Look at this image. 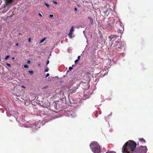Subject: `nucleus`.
<instances>
[{
    "label": "nucleus",
    "instance_id": "f257e3e1",
    "mask_svg": "<svg viewBox=\"0 0 153 153\" xmlns=\"http://www.w3.org/2000/svg\"><path fill=\"white\" fill-rule=\"evenodd\" d=\"M136 147V143L133 141L126 142L123 147V153H132Z\"/></svg>",
    "mask_w": 153,
    "mask_h": 153
},
{
    "label": "nucleus",
    "instance_id": "f03ea898",
    "mask_svg": "<svg viewBox=\"0 0 153 153\" xmlns=\"http://www.w3.org/2000/svg\"><path fill=\"white\" fill-rule=\"evenodd\" d=\"M92 151L94 153H100L101 152L100 146L96 142L91 143L90 145Z\"/></svg>",
    "mask_w": 153,
    "mask_h": 153
},
{
    "label": "nucleus",
    "instance_id": "7ed1b4c3",
    "mask_svg": "<svg viewBox=\"0 0 153 153\" xmlns=\"http://www.w3.org/2000/svg\"><path fill=\"white\" fill-rule=\"evenodd\" d=\"M147 149L146 146H141L134 152V153H146Z\"/></svg>",
    "mask_w": 153,
    "mask_h": 153
},
{
    "label": "nucleus",
    "instance_id": "20e7f679",
    "mask_svg": "<svg viewBox=\"0 0 153 153\" xmlns=\"http://www.w3.org/2000/svg\"><path fill=\"white\" fill-rule=\"evenodd\" d=\"M39 122H36L34 124H31L30 125H26L25 126V127H32L34 131L36 130L37 129H38V128H40V126H39Z\"/></svg>",
    "mask_w": 153,
    "mask_h": 153
},
{
    "label": "nucleus",
    "instance_id": "39448f33",
    "mask_svg": "<svg viewBox=\"0 0 153 153\" xmlns=\"http://www.w3.org/2000/svg\"><path fill=\"white\" fill-rule=\"evenodd\" d=\"M74 26H73L71 27V29H70V32L69 33H68V36H69L70 38H72V35L73 34V33L74 31Z\"/></svg>",
    "mask_w": 153,
    "mask_h": 153
},
{
    "label": "nucleus",
    "instance_id": "423d86ee",
    "mask_svg": "<svg viewBox=\"0 0 153 153\" xmlns=\"http://www.w3.org/2000/svg\"><path fill=\"white\" fill-rule=\"evenodd\" d=\"M17 0H6V2L7 4H14L16 3Z\"/></svg>",
    "mask_w": 153,
    "mask_h": 153
},
{
    "label": "nucleus",
    "instance_id": "0eeeda50",
    "mask_svg": "<svg viewBox=\"0 0 153 153\" xmlns=\"http://www.w3.org/2000/svg\"><path fill=\"white\" fill-rule=\"evenodd\" d=\"M117 37V36L116 35H111L108 36V39H109V41H110L112 40H114L116 39Z\"/></svg>",
    "mask_w": 153,
    "mask_h": 153
},
{
    "label": "nucleus",
    "instance_id": "6e6552de",
    "mask_svg": "<svg viewBox=\"0 0 153 153\" xmlns=\"http://www.w3.org/2000/svg\"><path fill=\"white\" fill-rule=\"evenodd\" d=\"M115 42L116 43V44H115V47H116L117 48V46L119 44V42H117V41H115ZM118 49L120 48V46H119L118 47Z\"/></svg>",
    "mask_w": 153,
    "mask_h": 153
},
{
    "label": "nucleus",
    "instance_id": "1a4fd4ad",
    "mask_svg": "<svg viewBox=\"0 0 153 153\" xmlns=\"http://www.w3.org/2000/svg\"><path fill=\"white\" fill-rule=\"evenodd\" d=\"M88 18L90 21L92 25L93 23V20L92 18L91 17H88Z\"/></svg>",
    "mask_w": 153,
    "mask_h": 153
},
{
    "label": "nucleus",
    "instance_id": "9d476101",
    "mask_svg": "<svg viewBox=\"0 0 153 153\" xmlns=\"http://www.w3.org/2000/svg\"><path fill=\"white\" fill-rule=\"evenodd\" d=\"M76 116V114L73 113H72L71 114V115L70 116L69 115V116H71V117H75Z\"/></svg>",
    "mask_w": 153,
    "mask_h": 153
},
{
    "label": "nucleus",
    "instance_id": "9b49d317",
    "mask_svg": "<svg viewBox=\"0 0 153 153\" xmlns=\"http://www.w3.org/2000/svg\"><path fill=\"white\" fill-rule=\"evenodd\" d=\"M139 141L141 142H143L144 143L146 142V141L145 139H144L143 138H140L139 139Z\"/></svg>",
    "mask_w": 153,
    "mask_h": 153
},
{
    "label": "nucleus",
    "instance_id": "f8f14e48",
    "mask_svg": "<svg viewBox=\"0 0 153 153\" xmlns=\"http://www.w3.org/2000/svg\"><path fill=\"white\" fill-rule=\"evenodd\" d=\"M88 96L86 95V96H84V97H83V98L84 100H85L86 99L88 98Z\"/></svg>",
    "mask_w": 153,
    "mask_h": 153
},
{
    "label": "nucleus",
    "instance_id": "ddd939ff",
    "mask_svg": "<svg viewBox=\"0 0 153 153\" xmlns=\"http://www.w3.org/2000/svg\"><path fill=\"white\" fill-rule=\"evenodd\" d=\"M45 38L44 39H41L40 42V43H43L44 42V41L45 40Z\"/></svg>",
    "mask_w": 153,
    "mask_h": 153
},
{
    "label": "nucleus",
    "instance_id": "4468645a",
    "mask_svg": "<svg viewBox=\"0 0 153 153\" xmlns=\"http://www.w3.org/2000/svg\"><path fill=\"white\" fill-rule=\"evenodd\" d=\"M10 57V56L9 55H7V56L5 57V58H4V59L5 60H7V59L9 57Z\"/></svg>",
    "mask_w": 153,
    "mask_h": 153
},
{
    "label": "nucleus",
    "instance_id": "2eb2a0df",
    "mask_svg": "<svg viewBox=\"0 0 153 153\" xmlns=\"http://www.w3.org/2000/svg\"><path fill=\"white\" fill-rule=\"evenodd\" d=\"M28 72L30 73V75H32L33 73V71H29Z\"/></svg>",
    "mask_w": 153,
    "mask_h": 153
},
{
    "label": "nucleus",
    "instance_id": "dca6fc26",
    "mask_svg": "<svg viewBox=\"0 0 153 153\" xmlns=\"http://www.w3.org/2000/svg\"><path fill=\"white\" fill-rule=\"evenodd\" d=\"M106 153H116L114 151H110L107 152Z\"/></svg>",
    "mask_w": 153,
    "mask_h": 153
},
{
    "label": "nucleus",
    "instance_id": "f3484780",
    "mask_svg": "<svg viewBox=\"0 0 153 153\" xmlns=\"http://www.w3.org/2000/svg\"><path fill=\"white\" fill-rule=\"evenodd\" d=\"M45 4L46 6L47 7H49V5L47 3H45Z\"/></svg>",
    "mask_w": 153,
    "mask_h": 153
},
{
    "label": "nucleus",
    "instance_id": "a211bd4d",
    "mask_svg": "<svg viewBox=\"0 0 153 153\" xmlns=\"http://www.w3.org/2000/svg\"><path fill=\"white\" fill-rule=\"evenodd\" d=\"M49 71V69L48 68H46L45 69V72H48Z\"/></svg>",
    "mask_w": 153,
    "mask_h": 153
},
{
    "label": "nucleus",
    "instance_id": "6ab92c4d",
    "mask_svg": "<svg viewBox=\"0 0 153 153\" xmlns=\"http://www.w3.org/2000/svg\"><path fill=\"white\" fill-rule=\"evenodd\" d=\"M6 65L8 67H11V65L10 64H9V63H7L6 64Z\"/></svg>",
    "mask_w": 153,
    "mask_h": 153
},
{
    "label": "nucleus",
    "instance_id": "aec40b11",
    "mask_svg": "<svg viewBox=\"0 0 153 153\" xmlns=\"http://www.w3.org/2000/svg\"><path fill=\"white\" fill-rule=\"evenodd\" d=\"M24 67L25 68H28V66L27 65H25Z\"/></svg>",
    "mask_w": 153,
    "mask_h": 153
},
{
    "label": "nucleus",
    "instance_id": "412c9836",
    "mask_svg": "<svg viewBox=\"0 0 153 153\" xmlns=\"http://www.w3.org/2000/svg\"><path fill=\"white\" fill-rule=\"evenodd\" d=\"M53 3L55 4H58V3L57 2H56V1H53Z\"/></svg>",
    "mask_w": 153,
    "mask_h": 153
},
{
    "label": "nucleus",
    "instance_id": "4be33fe9",
    "mask_svg": "<svg viewBox=\"0 0 153 153\" xmlns=\"http://www.w3.org/2000/svg\"><path fill=\"white\" fill-rule=\"evenodd\" d=\"M49 16L51 18H52V17H53V14H50L49 15Z\"/></svg>",
    "mask_w": 153,
    "mask_h": 153
},
{
    "label": "nucleus",
    "instance_id": "5701e85b",
    "mask_svg": "<svg viewBox=\"0 0 153 153\" xmlns=\"http://www.w3.org/2000/svg\"><path fill=\"white\" fill-rule=\"evenodd\" d=\"M73 68V67H70L69 68V70H71Z\"/></svg>",
    "mask_w": 153,
    "mask_h": 153
},
{
    "label": "nucleus",
    "instance_id": "b1692460",
    "mask_svg": "<svg viewBox=\"0 0 153 153\" xmlns=\"http://www.w3.org/2000/svg\"><path fill=\"white\" fill-rule=\"evenodd\" d=\"M49 73H47L46 75V77H48V76H49Z\"/></svg>",
    "mask_w": 153,
    "mask_h": 153
},
{
    "label": "nucleus",
    "instance_id": "393cba45",
    "mask_svg": "<svg viewBox=\"0 0 153 153\" xmlns=\"http://www.w3.org/2000/svg\"><path fill=\"white\" fill-rule=\"evenodd\" d=\"M80 56H79L77 57V59H78L79 60L80 59Z\"/></svg>",
    "mask_w": 153,
    "mask_h": 153
},
{
    "label": "nucleus",
    "instance_id": "a878e982",
    "mask_svg": "<svg viewBox=\"0 0 153 153\" xmlns=\"http://www.w3.org/2000/svg\"><path fill=\"white\" fill-rule=\"evenodd\" d=\"M31 38H29L28 39V41L29 42H30L31 41Z\"/></svg>",
    "mask_w": 153,
    "mask_h": 153
},
{
    "label": "nucleus",
    "instance_id": "bb28decb",
    "mask_svg": "<svg viewBox=\"0 0 153 153\" xmlns=\"http://www.w3.org/2000/svg\"><path fill=\"white\" fill-rule=\"evenodd\" d=\"M30 62H31L29 60H28L27 62L29 64V63H30Z\"/></svg>",
    "mask_w": 153,
    "mask_h": 153
},
{
    "label": "nucleus",
    "instance_id": "cd10ccee",
    "mask_svg": "<svg viewBox=\"0 0 153 153\" xmlns=\"http://www.w3.org/2000/svg\"><path fill=\"white\" fill-rule=\"evenodd\" d=\"M78 61V59L76 60L75 61V63H76Z\"/></svg>",
    "mask_w": 153,
    "mask_h": 153
},
{
    "label": "nucleus",
    "instance_id": "c85d7f7f",
    "mask_svg": "<svg viewBox=\"0 0 153 153\" xmlns=\"http://www.w3.org/2000/svg\"><path fill=\"white\" fill-rule=\"evenodd\" d=\"M39 16H40L41 17H42V14L40 13H39Z\"/></svg>",
    "mask_w": 153,
    "mask_h": 153
},
{
    "label": "nucleus",
    "instance_id": "c756f323",
    "mask_svg": "<svg viewBox=\"0 0 153 153\" xmlns=\"http://www.w3.org/2000/svg\"><path fill=\"white\" fill-rule=\"evenodd\" d=\"M49 61L48 60L46 64L48 65L49 64Z\"/></svg>",
    "mask_w": 153,
    "mask_h": 153
},
{
    "label": "nucleus",
    "instance_id": "7c9ffc66",
    "mask_svg": "<svg viewBox=\"0 0 153 153\" xmlns=\"http://www.w3.org/2000/svg\"><path fill=\"white\" fill-rule=\"evenodd\" d=\"M60 94L61 95H64V93H63V92H61L60 93Z\"/></svg>",
    "mask_w": 153,
    "mask_h": 153
},
{
    "label": "nucleus",
    "instance_id": "2f4dec72",
    "mask_svg": "<svg viewBox=\"0 0 153 153\" xmlns=\"http://www.w3.org/2000/svg\"><path fill=\"white\" fill-rule=\"evenodd\" d=\"M22 88H25V87L24 86H22L21 87Z\"/></svg>",
    "mask_w": 153,
    "mask_h": 153
},
{
    "label": "nucleus",
    "instance_id": "473e14b6",
    "mask_svg": "<svg viewBox=\"0 0 153 153\" xmlns=\"http://www.w3.org/2000/svg\"><path fill=\"white\" fill-rule=\"evenodd\" d=\"M121 54L122 55V56H124L125 55L124 53H121Z\"/></svg>",
    "mask_w": 153,
    "mask_h": 153
},
{
    "label": "nucleus",
    "instance_id": "72a5a7b5",
    "mask_svg": "<svg viewBox=\"0 0 153 153\" xmlns=\"http://www.w3.org/2000/svg\"><path fill=\"white\" fill-rule=\"evenodd\" d=\"M74 10H76H76H77V8H76V7H75V8H74Z\"/></svg>",
    "mask_w": 153,
    "mask_h": 153
},
{
    "label": "nucleus",
    "instance_id": "f704fd0d",
    "mask_svg": "<svg viewBox=\"0 0 153 153\" xmlns=\"http://www.w3.org/2000/svg\"><path fill=\"white\" fill-rule=\"evenodd\" d=\"M18 44L17 43L16 44V46H18Z\"/></svg>",
    "mask_w": 153,
    "mask_h": 153
},
{
    "label": "nucleus",
    "instance_id": "c9c22d12",
    "mask_svg": "<svg viewBox=\"0 0 153 153\" xmlns=\"http://www.w3.org/2000/svg\"><path fill=\"white\" fill-rule=\"evenodd\" d=\"M15 59V57H13V58H12V60H13V59Z\"/></svg>",
    "mask_w": 153,
    "mask_h": 153
},
{
    "label": "nucleus",
    "instance_id": "e433bc0d",
    "mask_svg": "<svg viewBox=\"0 0 153 153\" xmlns=\"http://www.w3.org/2000/svg\"><path fill=\"white\" fill-rule=\"evenodd\" d=\"M85 31H84L83 32L84 33V32H85ZM84 34H85V33H84ZM84 35H85V34H84Z\"/></svg>",
    "mask_w": 153,
    "mask_h": 153
},
{
    "label": "nucleus",
    "instance_id": "4c0bfd02",
    "mask_svg": "<svg viewBox=\"0 0 153 153\" xmlns=\"http://www.w3.org/2000/svg\"><path fill=\"white\" fill-rule=\"evenodd\" d=\"M62 97L63 98L64 97Z\"/></svg>",
    "mask_w": 153,
    "mask_h": 153
},
{
    "label": "nucleus",
    "instance_id": "58836bf2",
    "mask_svg": "<svg viewBox=\"0 0 153 153\" xmlns=\"http://www.w3.org/2000/svg\"><path fill=\"white\" fill-rule=\"evenodd\" d=\"M16 120H17V119L16 118Z\"/></svg>",
    "mask_w": 153,
    "mask_h": 153
},
{
    "label": "nucleus",
    "instance_id": "ea45409f",
    "mask_svg": "<svg viewBox=\"0 0 153 153\" xmlns=\"http://www.w3.org/2000/svg\"><path fill=\"white\" fill-rule=\"evenodd\" d=\"M19 34H21V33H19Z\"/></svg>",
    "mask_w": 153,
    "mask_h": 153
}]
</instances>
